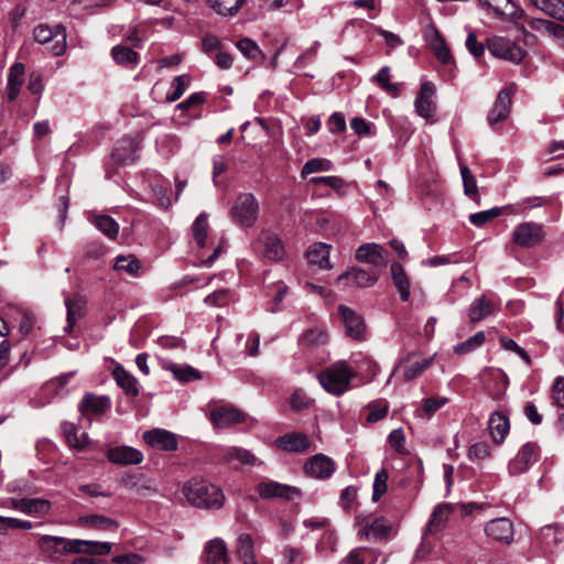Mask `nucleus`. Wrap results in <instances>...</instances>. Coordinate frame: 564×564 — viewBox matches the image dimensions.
Wrapping results in <instances>:
<instances>
[{
  "mask_svg": "<svg viewBox=\"0 0 564 564\" xmlns=\"http://www.w3.org/2000/svg\"><path fill=\"white\" fill-rule=\"evenodd\" d=\"M540 451L535 443L524 444L516 457L508 464V470L511 475H520L525 473L539 459Z\"/></svg>",
  "mask_w": 564,
  "mask_h": 564,
  "instance_id": "nucleus-11",
  "label": "nucleus"
},
{
  "mask_svg": "<svg viewBox=\"0 0 564 564\" xmlns=\"http://www.w3.org/2000/svg\"><path fill=\"white\" fill-rule=\"evenodd\" d=\"M386 253L382 246L369 242L357 248L355 258L358 262L370 264L373 269H377L387 265Z\"/></svg>",
  "mask_w": 564,
  "mask_h": 564,
  "instance_id": "nucleus-17",
  "label": "nucleus"
},
{
  "mask_svg": "<svg viewBox=\"0 0 564 564\" xmlns=\"http://www.w3.org/2000/svg\"><path fill=\"white\" fill-rule=\"evenodd\" d=\"M375 80L377 84L383 88L388 94L393 97H397L400 93L397 84L390 83V68L388 66H383L375 76Z\"/></svg>",
  "mask_w": 564,
  "mask_h": 564,
  "instance_id": "nucleus-57",
  "label": "nucleus"
},
{
  "mask_svg": "<svg viewBox=\"0 0 564 564\" xmlns=\"http://www.w3.org/2000/svg\"><path fill=\"white\" fill-rule=\"evenodd\" d=\"M538 539L543 547L552 550L564 543V527L549 524L540 529Z\"/></svg>",
  "mask_w": 564,
  "mask_h": 564,
  "instance_id": "nucleus-29",
  "label": "nucleus"
},
{
  "mask_svg": "<svg viewBox=\"0 0 564 564\" xmlns=\"http://www.w3.org/2000/svg\"><path fill=\"white\" fill-rule=\"evenodd\" d=\"M192 230L197 245L200 248L205 247L208 231V217L206 213H202L197 216L193 223Z\"/></svg>",
  "mask_w": 564,
  "mask_h": 564,
  "instance_id": "nucleus-52",
  "label": "nucleus"
},
{
  "mask_svg": "<svg viewBox=\"0 0 564 564\" xmlns=\"http://www.w3.org/2000/svg\"><path fill=\"white\" fill-rule=\"evenodd\" d=\"M209 8L221 17H234L236 15L245 0H206Z\"/></svg>",
  "mask_w": 564,
  "mask_h": 564,
  "instance_id": "nucleus-39",
  "label": "nucleus"
},
{
  "mask_svg": "<svg viewBox=\"0 0 564 564\" xmlns=\"http://www.w3.org/2000/svg\"><path fill=\"white\" fill-rule=\"evenodd\" d=\"M113 378L118 386L124 390L129 395L135 397L139 394L137 379L126 371L121 366H117L112 371Z\"/></svg>",
  "mask_w": 564,
  "mask_h": 564,
  "instance_id": "nucleus-38",
  "label": "nucleus"
},
{
  "mask_svg": "<svg viewBox=\"0 0 564 564\" xmlns=\"http://www.w3.org/2000/svg\"><path fill=\"white\" fill-rule=\"evenodd\" d=\"M144 442L160 451H174L177 447V440L175 435L169 431L154 429L144 432Z\"/></svg>",
  "mask_w": 564,
  "mask_h": 564,
  "instance_id": "nucleus-21",
  "label": "nucleus"
},
{
  "mask_svg": "<svg viewBox=\"0 0 564 564\" xmlns=\"http://www.w3.org/2000/svg\"><path fill=\"white\" fill-rule=\"evenodd\" d=\"M94 225L108 238L115 239L119 232L118 223L108 215H97L93 220Z\"/></svg>",
  "mask_w": 564,
  "mask_h": 564,
  "instance_id": "nucleus-48",
  "label": "nucleus"
},
{
  "mask_svg": "<svg viewBox=\"0 0 564 564\" xmlns=\"http://www.w3.org/2000/svg\"><path fill=\"white\" fill-rule=\"evenodd\" d=\"M488 429L494 442L501 444L510 430L508 416L501 412H494L489 417Z\"/></svg>",
  "mask_w": 564,
  "mask_h": 564,
  "instance_id": "nucleus-30",
  "label": "nucleus"
},
{
  "mask_svg": "<svg viewBox=\"0 0 564 564\" xmlns=\"http://www.w3.org/2000/svg\"><path fill=\"white\" fill-rule=\"evenodd\" d=\"M333 170V163L324 158H314L308 160L302 167L301 175L305 177L316 172H328Z\"/></svg>",
  "mask_w": 564,
  "mask_h": 564,
  "instance_id": "nucleus-53",
  "label": "nucleus"
},
{
  "mask_svg": "<svg viewBox=\"0 0 564 564\" xmlns=\"http://www.w3.org/2000/svg\"><path fill=\"white\" fill-rule=\"evenodd\" d=\"M358 488L355 486L346 487L339 497V506L347 512L357 506Z\"/></svg>",
  "mask_w": 564,
  "mask_h": 564,
  "instance_id": "nucleus-62",
  "label": "nucleus"
},
{
  "mask_svg": "<svg viewBox=\"0 0 564 564\" xmlns=\"http://www.w3.org/2000/svg\"><path fill=\"white\" fill-rule=\"evenodd\" d=\"M379 280V273L376 270L367 271L360 268H351L341 273L336 282L343 286L369 288Z\"/></svg>",
  "mask_w": 564,
  "mask_h": 564,
  "instance_id": "nucleus-12",
  "label": "nucleus"
},
{
  "mask_svg": "<svg viewBox=\"0 0 564 564\" xmlns=\"http://www.w3.org/2000/svg\"><path fill=\"white\" fill-rule=\"evenodd\" d=\"M220 455L225 463L232 465L234 467H239L242 465L253 466L260 464L257 457L248 449L237 446H227L221 448Z\"/></svg>",
  "mask_w": 564,
  "mask_h": 564,
  "instance_id": "nucleus-24",
  "label": "nucleus"
},
{
  "mask_svg": "<svg viewBox=\"0 0 564 564\" xmlns=\"http://www.w3.org/2000/svg\"><path fill=\"white\" fill-rule=\"evenodd\" d=\"M337 545V536L334 531H326L316 543L315 550L319 554H330L335 552Z\"/></svg>",
  "mask_w": 564,
  "mask_h": 564,
  "instance_id": "nucleus-58",
  "label": "nucleus"
},
{
  "mask_svg": "<svg viewBox=\"0 0 564 564\" xmlns=\"http://www.w3.org/2000/svg\"><path fill=\"white\" fill-rule=\"evenodd\" d=\"M517 86L514 83L509 84L506 88L501 89L495 100L492 109L489 111L487 120L490 126H494L508 118L511 107V97L516 93Z\"/></svg>",
  "mask_w": 564,
  "mask_h": 564,
  "instance_id": "nucleus-10",
  "label": "nucleus"
},
{
  "mask_svg": "<svg viewBox=\"0 0 564 564\" xmlns=\"http://www.w3.org/2000/svg\"><path fill=\"white\" fill-rule=\"evenodd\" d=\"M390 271L392 282L399 292L401 301L406 302L411 294V283L404 268L400 263L393 262L391 263Z\"/></svg>",
  "mask_w": 564,
  "mask_h": 564,
  "instance_id": "nucleus-31",
  "label": "nucleus"
},
{
  "mask_svg": "<svg viewBox=\"0 0 564 564\" xmlns=\"http://www.w3.org/2000/svg\"><path fill=\"white\" fill-rule=\"evenodd\" d=\"M210 420L216 427H228L245 420L243 413L232 405H219L210 411Z\"/></svg>",
  "mask_w": 564,
  "mask_h": 564,
  "instance_id": "nucleus-22",
  "label": "nucleus"
},
{
  "mask_svg": "<svg viewBox=\"0 0 564 564\" xmlns=\"http://www.w3.org/2000/svg\"><path fill=\"white\" fill-rule=\"evenodd\" d=\"M236 46L241 52V54L249 59L257 62L264 58V55L258 44L249 37L239 40Z\"/></svg>",
  "mask_w": 564,
  "mask_h": 564,
  "instance_id": "nucleus-50",
  "label": "nucleus"
},
{
  "mask_svg": "<svg viewBox=\"0 0 564 564\" xmlns=\"http://www.w3.org/2000/svg\"><path fill=\"white\" fill-rule=\"evenodd\" d=\"M34 39L40 44L53 42L51 50L55 56H59L66 48V31L61 24L51 28L46 24H40L34 29Z\"/></svg>",
  "mask_w": 564,
  "mask_h": 564,
  "instance_id": "nucleus-8",
  "label": "nucleus"
},
{
  "mask_svg": "<svg viewBox=\"0 0 564 564\" xmlns=\"http://www.w3.org/2000/svg\"><path fill=\"white\" fill-rule=\"evenodd\" d=\"M305 562L306 555L302 547L288 544L281 550L280 564H304Z\"/></svg>",
  "mask_w": 564,
  "mask_h": 564,
  "instance_id": "nucleus-49",
  "label": "nucleus"
},
{
  "mask_svg": "<svg viewBox=\"0 0 564 564\" xmlns=\"http://www.w3.org/2000/svg\"><path fill=\"white\" fill-rule=\"evenodd\" d=\"M79 522L80 525L94 530L116 531L118 529V523L113 519L101 514L80 517Z\"/></svg>",
  "mask_w": 564,
  "mask_h": 564,
  "instance_id": "nucleus-37",
  "label": "nucleus"
},
{
  "mask_svg": "<svg viewBox=\"0 0 564 564\" xmlns=\"http://www.w3.org/2000/svg\"><path fill=\"white\" fill-rule=\"evenodd\" d=\"M355 376L356 371L346 361H337L322 370L317 379L328 393L341 395L349 390Z\"/></svg>",
  "mask_w": 564,
  "mask_h": 564,
  "instance_id": "nucleus-3",
  "label": "nucleus"
},
{
  "mask_svg": "<svg viewBox=\"0 0 564 564\" xmlns=\"http://www.w3.org/2000/svg\"><path fill=\"white\" fill-rule=\"evenodd\" d=\"M113 269L120 273L137 275L141 265L133 254L118 256L115 260Z\"/></svg>",
  "mask_w": 564,
  "mask_h": 564,
  "instance_id": "nucleus-44",
  "label": "nucleus"
},
{
  "mask_svg": "<svg viewBox=\"0 0 564 564\" xmlns=\"http://www.w3.org/2000/svg\"><path fill=\"white\" fill-rule=\"evenodd\" d=\"M138 149L139 144L135 139L122 138L116 143L111 156L119 164L132 163L135 160Z\"/></svg>",
  "mask_w": 564,
  "mask_h": 564,
  "instance_id": "nucleus-26",
  "label": "nucleus"
},
{
  "mask_svg": "<svg viewBox=\"0 0 564 564\" xmlns=\"http://www.w3.org/2000/svg\"><path fill=\"white\" fill-rule=\"evenodd\" d=\"M531 4L561 22H564V2L562 0H530Z\"/></svg>",
  "mask_w": 564,
  "mask_h": 564,
  "instance_id": "nucleus-40",
  "label": "nucleus"
},
{
  "mask_svg": "<svg viewBox=\"0 0 564 564\" xmlns=\"http://www.w3.org/2000/svg\"><path fill=\"white\" fill-rule=\"evenodd\" d=\"M24 72L25 67L22 63H14L9 69L7 90L8 99L10 101L15 100L20 94L22 84L24 82Z\"/></svg>",
  "mask_w": 564,
  "mask_h": 564,
  "instance_id": "nucleus-32",
  "label": "nucleus"
},
{
  "mask_svg": "<svg viewBox=\"0 0 564 564\" xmlns=\"http://www.w3.org/2000/svg\"><path fill=\"white\" fill-rule=\"evenodd\" d=\"M329 250V245L322 242L315 243L306 252V258L311 264L318 265L321 269H330Z\"/></svg>",
  "mask_w": 564,
  "mask_h": 564,
  "instance_id": "nucleus-36",
  "label": "nucleus"
},
{
  "mask_svg": "<svg viewBox=\"0 0 564 564\" xmlns=\"http://www.w3.org/2000/svg\"><path fill=\"white\" fill-rule=\"evenodd\" d=\"M452 508L447 503H441L435 507L432 512L431 519L426 525V531L430 534H435L444 529Z\"/></svg>",
  "mask_w": 564,
  "mask_h": 564,
  "instance_id": "nucleus-35",
  "label": "nucleus"
},
{
  "mask_svg": "<svg viewBox=\"0 0 564 564\" xmlns=\"http://www.w3.org/2000/svg\"><path fill=\"white\" fill-rule=\"evenodd\" d=\"M107 458L119 465H137L143 459V455L140 451L130 446H117L108 449Z\"/></svg>",
  "mask_w": 564,
  "mask_h": 564,
  "instance_id": "nucleus-25",
  "label": "nucleus"
},
{
  "mask_svg": "<svg viewBox=\"0 0 564 564\" xmlns=\"http://www.w3.org/2000/svg\"><path fill=\"white\" fill-rule=\"evenodd\" d=\"M305 474L317 479H327L335 471L333 459L323 454L312 456L304 465Z\"/></svg>",
  "mask_w": 564,
  "mask_h": 564,
  "instance_id": "nucleus-19",
  "label": "nucleus"
},
{
  "mask_svg": "<svg viewBox=\"0 0 564 564\" xmlns=\"http://www.w3.org/2000/svg\"><path fill=\"white\" fill-rule=\"evenodd\" d=\"M204 555L208 564H229L227 546L221 539L208 541L204 547Z\"/></svg>",
  "mask_w": 564,
  "mask_h": 564,
  "instance_id": "nucleus-28",
  "label": "nucleus"
},
{
  "mask_svg": "<svg viewBox=\"0 0 564 564\" xmlns=\"http://www.w3.org/2000/svg\"><path fill=\"white\" fill-rule=\"evenodd\" d=\"M288 291L289 288L283 282H278L276 284L272 285L268 291V294L272 296V302L268 310L273 313L281 310V302Z\"/></svg>",
  "mask_w": 564,
  "mask_h": 564,
  "instance_id": "nucleus-61",
  "label": "nucleus"
},
{
  "mask_svg": "<svg viewBox=\"0 0 564 564\" xmlns=\"http://www.w3.org/2000/svg\"><path fill=\"white\" fill-rule=\"evenodd\" d=\"M256 251L269 261H282L285 258V248L278 234L263 229L254 242Z\"/></svg>",
  "mask_w": 564,
  "mask_h": 564,
  "instance_id": "nucleus-6",
  "label": "nucleus"
},
{
  "mask_svg": "<svg viewBox=\"0 0 564 564\" xmlns=\"http://www.w3.org/2000/svg\"><path fill=\"white\" fill-rule=\"evenodd\" d=\"M258 200L250 193L238 195L230 209L231 220L242 228L252 227L258 219Z\"/></svg>",
  "mask_w": 564,
  "mask_h": 564,
  "instance_id": "nucleus-4",
  "label": "nucleus"
},
{
  "mask_svg": "<svg viewBox=\"0 0 564 564\" xmlns=\"http://www.w3.org/2000/svg\"><path fill=\"white\" fill-rule=\"evenodd\" d=\"M65 306L67 310L65 332L70 333L76 325L77 319L84 315L85 302L80 296L66 297Z\"/></svg>",
  "mask_w": 564,
  "mask_h": 564,
  "instance_id": "nucleus-34",
  "label": "nucleus"
},
{
  "mask_svg": "<svg viewBox=\"0 0 564 564\" xmlns=\"http://www.w3.org/2000/svg\"><path fill=\"white\" fill-rule=\"evenodd\" d=\"M162 366L164 369L170 370L174 378L180 381L188 382L200 379L199 372L191 366H178L170 361H164Z\"/></svg>",
  "mask_w": 564,
  "mask_h": 564,
  "instance_id": "nucleus-43",
  "label": "nucleus"
},
{
  "mask_svg": "<svg viewBox=\"0 0 564 564\" xmlns=\"http://www.w3.org/2000/svg\"><path fill=\"white\" fill-rule=\"evenodd\" d=\"M111 401L107 395L86 393L79 403V411L84 416L102 415L110 410Z\"/></svg>",
  "mask_w": 564,
  "mask_h": 564,
  "instance_id": "nucleus-20",
  "label": "nucleus"
},
{
  "mask_svg": "<svg viewBox=\"0 0 564 564\" xmlns=\"http://www.w3.org/2000/svg\"><path fill=\"white\" fill-rule=\"evenodd\" d=\"M256 491L262 499L280 498L290 501L302 496L300 488L269 479L260 481Z\"/></svg>",
  "mask_w": 564,
  "mask_h": 564,
  "instance_id": "nucleus-9",
  "label": "nucleus"
},
{
  "mask_svg": "<svg viewBox=\"0 0 564 564\" xmlns=\"http://www.w3.org/2000/svg\"><path fill=\"white\" fill-rule=\"evenodd\" d=\"M500 215H501V208L494 207L488 210H482V212L469 215V221L476 227H482L484 225L494 220L495 218H497Z\"/></svg>",
  "mask_w": 564,
  "mask_h": 564,
  "instance_id": "nucleus-60",
  "label": "nucleus"
},
{
  "mask_svg": "<svg viewBox=\"0 0 564 564\" xmlns=\"http://www.w3.org/2000/svg\"><path fill=\"white\" fill-rule=\"evenodd\" d=\"M553 403L564 408V377H557L552 386Z\"/></svg>",
  "mask_w": 564,
  "mask_h": 564,
  "instance_id": "nucleus-64",
  "label": "nucleus"
},
{
  "mask_svg": "<svg viewBox=\"0 0 564 564\" xmlns=\"http://www.w3.org/2000/svg\"><path fill=\"white\" fill-rule=\"evenodd\" d=\"M236 554L242 564H258L254 555L253 539L249 533H241L236 541Z\"/></svg>",
  "mask_w": 564,
  "mask_h": 564,
  "instance_id": "nucleus-33",
  "label": "nucleus"
},
{
  "mask_svg": "<svg viewBox=\"0 0 564 564\" xmlns=\"http://www.w3.org/2000/svg\"><path fill=\"white\" fill-rule=\"evenodd\" d=\"M436 87L432 82H424L421 84V88L414 104L419 116L425 119L434 117L436 111V104L434 101Z\"/></svg>",
  "mask_w": 564,
  "mask_h": 564,
  "instance_id": "nucleus-16",
  "label": "nucleus"
},
{
  "mask_svg": "<svg viewBox=\"0 0 564 564\" xmlns=\"http://www.w3.org/2000/svg\"><path fill=\"white\" fill-rule=\"evenodd\" d=\"M10 506L14 510L33 517L48 514L52 507L51 501L43 498H13L10 500Z\"/></svg>",
  "mask_w": 564,
  "mask_h": 564,
  "instance_id": "nucleus-18",
  "label": "nucleus"
},
{
  "mask_svg": "<svg viewBox=\"0 0 564 564\" xmlns=\"http://www.w3.org/2000/svg\"><path fill=\"white\" fill-rule=\"evenodd\" d=\"M485 533L488 538L509 545L513 542L514 527L508 518H496L486 523Z\"/></svg>",
  "mask_w": 564,
  "mask_h": 564,
  "instance_id": "nucleus-15",
  "label": "nucleus"
},
{
  "mask_svg": "<svg viewBox=\"0 0 564 564\" xmlns=\"http://www.w3.org/2000/svg\"><path fill=\"white\" fill-rule=\"evenodd\" d=\"M183 492L191 505L203 509H219L225 502L221 488L204 479L188 480Z\"/></svg>",
  "mask_w": 564,
  "mask_h": 564,
  "instance_id": "nucleus-2",
  "label": "nucleus"
},
{
  "mask_svg": "<svg viewBox=\"0 0 564 564\" xmlns=\"http://www.w3.org/2000/svg\"><path fill=\"white\" fill-rule=\"evenodd\" d=\"M487 47L494 56L512 63H520L527 54L520 45L503 36L488 39Z\"/></svg>",
  "mask_w": 564,
  "mask_h": 564,
  "instance_id": "nucleus-7",
  "label": "nucleus"
},
{
  "mask_svg": "<svg viewBox=\"0 0 564 564\" xmlns=\"http://www.w3.org/2000/svg\"><path fill=\"white\" fill-rule=\"evenodd\" d=\"M191 84V76L183 74L173 78L171 83L172 91L165 97L166 102H174L178 100L183 94L187 90Z\"/></svg>",
  "mask_w": 564,
  "mask_h": 564,
  "instance_id": "nucleus-46",
  "label": "nucleus"
},
{
  "mask_svg": "<svg viewBox=\"0 0 564 564\" xmlns=\"http://www.w3.org/2000/svg\"><path fill=\"white\" fill-rule=\"evenodd\" d=\"M63 434L67 443L75 448H84L87 442L86 433H78V429L73 423L65 422L62 425Z\"/></svg>",
  "mask_w": 564,
  "mask_h": 564,
  "instance_id": "nucleus-47",
  "label": "nucleus"
},
{
  "mask_svg": "<svg viewBox=\"0 0 564 564\" xmlns=\"http://www.w3.org/2000/svg\"><path fill=\"white\" fill-rule=\"evenodd\" d=\"M486 340V336L484 332H477L474 336L469 337L467 340L459 343L454 346V352L456 355H466L469 354L477 348H479Z\"/></svg>",
  "mask_w": 564,
  "mask_h": 564,
  "instance_id": "nucleus-51",
  "label": "nucleus"
},
{
  "mask_svg": "<svg viewBox=\"0 0 564 564\" xmlns=\"http://www.w3.org/2000/svg\"><path fill=\"white\" fill-rule=\"evenodd\" d=\"M388 471L387 469L382 468L380 469L376 476L373 481V492H372V500L378 501L381 496L387 491L388 489Z\"/></svg>",
  "mask_w": 564,
  "mask_h": 564,
  "instance_id": "nucleus-63",
  "label": "nucleus"
},
{
  "mask_svg": "<svg viewBox=\"0 0 564 564\" xmlns=\"http://www.w3.org/2000/svg\"><path fill=\"white\" fill-rule=\"evenodd\" d=\"M327 335L319 328H311L306 330L300 338L301 345L306 347L322 346L327 343Z\"/></svg>",
  "mask_w": 564,
  "mask_h": 564,
  "instance_id": "nucleus-55",
  "label": "nucleus"
},
{
  "mask_svg": "<svg viewBox=\"0 0 564 564\" xmlns=\"http://www.w3.org/2000/svg\"><path fill=\"white\" fill-rule=\"evenodd\" d=\"M433 358L423 360H416L408 365L403 370V378L405 381H411L417 378L423 371H425L432 365Z\"/></svg>",
  "mask_w": 564,
  "mask_h": 564,
  "instance_id": "nucleus-56",
  "label": "nucleus"
},
{
  "mask_svg": "<svg viewBox=\"0 0 564 564\" xmlns=\"http://www.w3.org/2000/svg\"><path fill=\"white\" fill-rule=\"evenodd\" d=\"M423 36L431 50L433 51L435 57L442 63V64H449L453 61V56L451 54V50L444 39V36L441 34V32L437 30V28L434 24H429L424 31Z\"/></svg>",
  "mask_w": 564,
  "mask_h": 564,
  "instance_id": "nucleus-13",
  "label": "nucleus"
},
{
  "mask_svg": "<svg viewBox=\"0 0 564 564\" xmlns=\"http://www.w3.org/2000/svg\"><path fill=\"white\" fill-rule=\"evenodd\" d=\"M545 238L542 224L523 221L517 225L512 231V242L523 249H532L540 246Z\"/></svg>",
  "mask_w": 564,
  "mask_h": 564,
  "instance_id": "nucleus-5",
  "label": "nucleus"
},
{
  "mask_svg": "<svg viewBox=\"0 0 564 564\" xmlns=\"http://www.w3.org/2000/svg\"><path fill=\"white\" fill-rule=\"evenodd\" d=\"M338 312L341 316L346 335L355 340H364L366 338L364 317L345 305H339Z\"/></svg>",
  "mask_w": 564,
  "mask_h": 564,
  "instance_id": "nucleus-14",
  "label": "nucleus"
},
{
  "mask_svg": "<svg viewBox=\"0 0 564 564\" xmlns=\"http://www.w3.org/2000/svg\"><path fill=\"white\" fill-rule=\"evenodd\" d=\"M377 555L373 551L356 547L352 549L338 564H375Z\"/></svg>",
  "mask_w": 564,
  "mask_h": 564,
  "instance_id": "nucleus-42",
  "label": "nucleus"
},
{
  "mask_svg": "<svg viewBox=\"0 0 564 564\" xmlns=\"http://www.w3.org/2000/svg\"><path fill=\"white\" fill-rule=\"evenodd\" d=\"M111 56L118 65L134 68L139 63V55L131 48L123 45H116L111 48Z\"/></svg>",
  "mask_w": 564,
  "mask_h": 564,
  "instance_id": "nucleus-41",
  "label": "nucleus"
},
{
  "mask_svg": "<svg viewBox=\"0 0 564 564\" xmlns=\"http://www.w3.org/2000/svg\"><path fill=\"white\" fill-rule=\"evenodd\" d=\"M111 543L88 540H68L54 535H42L39 549L52 561H58L66 553H84L89 555H107L111 552Z\"/></svg>",
  "mask_w": 564,
  "mask_h": 564,
  "instance_id": "nucleus-1",
  "label": "nucleus"
},
{
  "mask_svg": "<svg viewBox=\"0 0 564 564\" xmlns=\"http://www.w3.org/2000/svg\"><path fill=\"white\" fill-rule=\"evenodd\" d=\"M275 445L285 452L303 453L310 449L311 441L306 434L293 432L278 437Z\"/></svg>",
  "mask_w": 564,
  "mask_h": 564,
  "instance_id": "nucleus-23",
  "label": "nucleus"
},
{
  "mask_svg": "<svg viewBox=\"0 0 564 564\" xmlns=\"http://www.w3.org/2000/svg\"><path fill=\"white\" fill-rule=\"evenodd\" d=\"M390 531V525L383 518H376L371 522H367L362 528V535L367 538L381 539Z\"/></svg>",
  "mask_w": 564,
  "mask_h": 564,
  "instance_id": "nucleus-45",
  "label": "nucleus"
},
{
  "mask_svg": "<svg viewBox=\"0 0 564 564\" xmlns=\"http://www.w3.org/2000/svg\"><path fill=\"white\" fill-rule=\"evenodd\" d=\"M460 174L463 178V185H464V192L467 196H469L473 199H479L478 197V188H477V181L475 176L473 175L471 171L468 166L460 164Z\"/></svg>",
  "mask_w": 564,
  "mask_h": 564,
  "instance_id": "nucleus-54",
  "label": "nucleus"
},
{
  "mask_svg": "<svg viewBox=\"0 0 564 564\" xmlns=\"http://www.w3.org/2000/svg\"><path fill=\"white\" fill-rule=\"evenodd\" d=\"M495 312V305L486 295H481L475 299L468 310L467 316L470 323L476 324L492 315Z\"/></svg>",
  "mask_w": 564,
  "mask_h": 564,
  "instance_id": "nucleus-27",
  "label": "nucleus"
},
{
  "mask_svg": "<svg viewBox=\"0 0 564 564\" xmlns=\"http://www.w3.org/2000/svg\"><path fill=\"white\" fill-rule=\"evenodd\" d=\"M448 403L446 397L427 398L422 401L421 416L430 419L438 409Z\"/></svg>",
  "mask_w": 564,
  "mask_h": 564,
  "instance_id": "nucleus-59",
  "label": "nucleus"
}]
</instances>
